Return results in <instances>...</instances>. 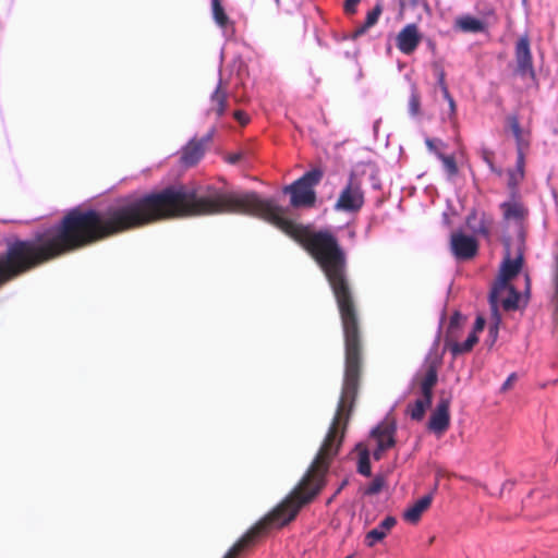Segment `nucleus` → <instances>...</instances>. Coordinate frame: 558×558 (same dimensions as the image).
Segmentation results:
<instances>
[{
    "label": "nucleus",
    "mask_w": 558,
    "mask_h": 558,
    "mask_svg": "<svg viewBox=\"0 0 558 558\" xmlns=\"http://www.w3.org/2000/svg\"><path fill=\"white\" fill-rule=\"evenodd\" d=\"M524 177V171L521 170V169H514L512 171L509 172V181H508V185L510 186V189H515L517 185L519 184V182L523 179Z\"/></svg>",
    "instance_id": "nucleus-27"
},
{
    "label": "nucleus",
    "mask_w": 558,
    "mask_h": 558,
    "mask_svg": "<svg viewBox=\"0 0 558 558\" xmlns=\"http://www.w3.org/2000/svg\"><path fill=\"white\" fill-rule=\"evenodd\" d=\"M500 305H490L492 308V324L493 325H500L501 323V316L498 312Z\"/></svg>",
    "instance_id": "nucleus-30"
},
{
    "label": "nucleus",
    "mask_w": 558,
    "mask_h": 558,
    "mask_svg": "<svg viewBox=\"0 0 558 558\" xmlns=\"http://www.w3.org/2000/svg\"><path fill=\"white\" fill-rule=\"evenodd\" d=\"M462 316L456 313L450 320L449 325V338L453 337V330L459 326V322ZM485 319L482 316H477L473 326L472 331L468 335L465 341L457 342L449 339L447 347L449 348L453 357L470 352L478 341V333L484 330Z\"/></svg>",
    "instance_id": "nucleus-3"
},
{
    "label": "nucleus",
    "mask_w": 558,
    "mask_h": 558,
    "mask_svg": "<svg viewBox=\"0 0 558 558\" xmlns=\"http://www.w3.org/2000/svg\"><path fill=\"white\" fill-rule=\"evenodd\" d=\"M515 60L518 70L522 75H534L530 41L526 36L521 37L515 46Z\"/></svg>",
    "instance_id": "nucleus-9"
},
{
    "label": "nucleus",
    "mask_w": 558,
    "mask_h": 558,
    "mask_svg": "<svg viewBox=\"0 0 558 558\" xmlns=\"http://www.w3.org/2000/svg\"><path fill=\"white\" fill-rule=\"evenodd\" d=\"M430 504V495H425L421 497L403 512V519L411 524L417 523L421 519L422 513L428 509Z\"/></svg>",
    "instance_id": "nucleus-12"
},
{
    "label": "nucleus",
    "mask_w": 558,
    "mask_h": 558,
    "mask_svg": "<svg viewBox=\"0 0 558 558\" xmlns=\"http://www.w3.org/2000/svg\"><path fill=\"white\" fill-rule=\"evenodd\" d=\"M408 108L411 117H417L421 113V100L415 86H412Z\"/></svg>",
    "instance_id": "nucleus-23"
},
{
    "label": "nucleus",
    "mask_w": 558,
    "mask_h": 558,
    "mask_svg": "<svg viewBox=\"0 0 558 558\" xmlns=\"http://www.w3.org/2000/svg\"><path fill=\"white\" fill-rule=\"evenodd\" d=\"M510 126H511L513 136L517 141L518 147H521L523 144L522 130H521V126H520V123H519V120L517 117L510 118Z\"/></svg>",
    "instance_id": "nucleus-24"
},
{
    "label": "nucleus",
    "mask_w": 558,
    "mask_h": 558,
    "mask_svg": "<svg viewBox=\"0 0 558 558\" xmlns=\"http://www.w3.org/2000/svg\"><path fill=\"white\" fill-rule=\"evenodd\" d=\"M556 262H557V267H556V270L554 274V280L558 277V255H557Z\"/></svg>",
    "instance_id": "nucleus-37"
},
{
    "label": "nucleus",
    "mask_w": 558,
    "mask_h": 558,
    "mask_svg": "<svg viewBox=\"0 0 558 558\" xmlns=\"http://www.w3.org/2000/svg\"><path fill=\"white\" fill-rule=\"evenodd\" d=\"M442 96L447 100L448 106H449V118L453 119L456 116V112H457L456 101L452 98V96L450 95V93H447V95H442Z\"/></svg>",
    "instance_id": "nucleus-28"
},
{
    "label": "nucleus",
    "mask_w": 558,
    "mask_h": 558,
    "mask_svg": "<svg viewBox=\"0 0 558 558\" xmlns=\"http://www.w3.org/2000/svg\"><path fill=\"white\" fill-rule=\"evenodd\" d=\"M356 449L359 450V462H357V470L361 474L365 476L371 475V463H369V452L366 447H364L362 444L356 446Z\"/></svg>",
    "instance_id": "nucleus-19"
},
{
    "label": "nucleus",
    "mask_w": 558,
    "mask_h": 558,
    "mask_svg": "<svg viewBox=\"0 0 558 558\" xmlns=\"http://www.w3.org/2000/svg\"><path fill=\"white\" fill-rule=\"evenodd\" d=\"M344 416V387L342 388L341 398L338 404L336 416L330 427H340L341 420Z\"/></svg>",
    "instance_id": "nucleus-25"
},
{
    "label": "nucleus",
    "mask_w": 558,
    "mask_h": 558,
    "mask_svg": "<svg viewBox=\"0 0 558 558\" xmlns=\"http://www.w3.org/2000/svg\"><path fill=\"white\" fill-rule=\"evenodd\" d=\"M236 159H238V157H232V158L230 159V162H234Z\"/></svg>",
    "instance_id": "nucleus-39"
},
{
    "label": "nucleus",
    "mask_w": 558,
    "mask_h": 558,
    "mask_svg": "<svg viewBox=\"0 0 558 558\" xmlns=\"http://www.w3.org/2000/svg\"><path fill=\"white\" fill-rule=\"evenodd\" d=\"M360 0H345L344 10L347 13H354Z\"/></svg>",
    "instance_id": "nucleus-31"
},
{
    "label": "nucleus",
    "mask_w": 558,
    "mask_h": 558,
    "mask_svg": "<svg viewBox=\"0 0 558 558\" xmlns=\"http://www.w3.org/2000/svg\"><path fill=\"white\" fill-rule=\"evenodd\" d=\"M381 11H383V8H381V4L380 3H377L375 5V8L369 11L367 14H366V19H365V23L364 25L357 31V34H362L364 33L366 29H368L369 27L374 26L380 14H381Z\"/></svg>",
    "instance_id": "nucleus-21"
},
{
    "label": "nucleus",
    "mask_w": 558,
    "mask_h": 558,
    "mask_svg": "<svg viewBox=\"0 0 558 558\" xmlns=\"http://www.w3.org/2000/svg\"><path fill=\"white\" fill-rule=\"evenodd\" d=\"M425 144H426L427 148L429 149V151L434 153L435 155H436V153H440V151L437 149L436 141H435V140L426 138V140H425Z\"/></svg>",
    "instance_id": "nucleus-33"
},
{
    "label": "nucleus",
    "mask_w": 558,
    "mask_h": 558,
    "mask_svg": "<svg viewBox=\"0 0 558 558\" xmlns=\"http://www.w3.org/2000/svg\"><path fill=\"white\" fill-rule=\"evenodd\" d=\"M396 519L393 517L385 518L378 526L371 530L365 536V544L368 547H373L375 544L383 541L387 533L396 525Z\"/></svg>",
    "instance_id": "nucleus-11"
},
{
    "label": "nucleus",
    "mask_w": 558,
    "mask_h": 558,
    "mask_svg": "<svg viewBox=\"0 0 558 558\" xmlns=\"http://www.w3.org/2000/svg\"><path fill=\"white\" fill-rule=\"evenodd\" d=\"M498 330H499V325L490 324V326H489V335H490V337L493 339V342H495L497 337H498Z\"/></svg>",
    "instance_id": "nucleus-35"
},
{
    "label": "nucleus",
    "mask_w": 558,
    "mask_h": 558,
    "mask_svg": "<svg viewBox=\"0 0 558 558\" xmlns=\"http://www.w3.org/2000/svg\"><path fill=\"white\" fill-rule=\"evenodd\" d=\"M204 155V142L191 141L183 148L181 162L186 166H194L197 163Z\"/></svg>",
    "instance_id": "nucleus-14"
},
{
    "label": "nucleus",
    "mask_w": 558,
    "mask_h": 558,
    "mask_svg": "<svg viewBox=\"0 0 558 558\" xmlns=\"http://www.w3.org/2000/svg\"><path fill=\"white\" fill-rule=\"evenodd\" d=\"M259 530V527H256L254 530H252L250 533H247L242 539H240L229 551L228 554L225 556V558H234L238 553H240V550L242 548H244L250 542L251 539L253 538V536L257 533V531Z\"/></svg>",
    "instance_id": "nucleus-22"
},
{
    "label": "nucleus",
    "mask_w": 558,
    "mask_h": 558,
    "mask_svg": "<svg viewBox=\"0 0 558 558\" xmlns=\"http://www.w3.org/2000/svg\"><path fill=\"white\" fill-rule=\"evenodd\" d=\"M438 342L435 341V353L433 351L426 357L427 369L421 383V392L425 396L432 397L433 387L437 381V367L440 364L441 356L437 352Z\"/></svg>",
    "instance_id": "nucleus-8"
},
{
    "label": "nucleus",
    "mask_w": 558,
    "mask_h": 558,
    "mask_svg": "<svg viewBox=\"0 0 558 558\" xmlns=\"http://www.w3.org/2000/svg\"><path fill=\"white\" fill-rule=\"evenodd\" d=\"M422 40V34L415 23L407 24L396 37V46L403 54L413 53Z\"/></svg>",
    "instance_id": "nucleus-5"
},
{
    "label": "nucleus",
    "mask_w": 558,
    "mask_h": 558,
    "mask_svg": "<svg viewBox=\"0 0 558 558\" xmlns=\"http://www.w3.org/2000/svg\"><path fill=\"white\" fill-rule=\"evenodd\" d=\"M234 118L242 124H246L248 122V116L243 111H235Z\"/></svg>",
    "instance_id": "nucleus-32"
},
{
    "label": "nucleus",
    "mask_w": 558,
    "mask_h": 558,
    "mask_svg": "<svg viewBox=\"0 0 558 558\" xmlns=\"http://www.w3.org/2000/svg\"><path fill=\"white\" fill-rule=\"evenodd\" d=\"M211 14L216 24L225 29L229 25V17L220 2V0H211Z\"/></svg>",
    "instance_id": "nucleus-18"
},
{
    "label": "nucleus",
    "mask_w": 558,
    "mask_h": 558,
    "mask_svg": "<svg viewBox=\"0 0 558 558\" xmlns=\"http://www.w3.org/2000/svg\"><path fill=\"white\" fill-rule=\"evenodd\" d=\"M504 211V219L508 222H521L526 215V209L523 204L515 198L504 202L501 204Z\"/></svg>",
    "instance_id": "nucleus-13"
},
{
    "label": "nucleus",
    "mask_w": 558,
    "mask_h": 558,
    "mask_svg": "<svg viewBox=\"0 0 558 558\" xmlns=\"http://www.w3.org/2000/svg\"><path fill=\"white\" fill-rule=\"evenodd\" d=\"M522 280H523V283H524V287H525V291L529 292L530 291V278L526 274H524L522 276Z\"/></svg>",
    "instance_id": "nucleus-36"
},
{
    "label": "nucleus",
    "mask_w": 558,
    "mask_h": 558,
    "mask_svg": "<svg viewBox=\"0 0 558 558\" xmlns=\"http://www.w3.org/2000/svg\"><path fill=\"white\" fill-rule=\"evenodd\" d=\"M437 82H438V85H439V87L441 89L442 95H447V93H449V89H448V86L446 84L445 72L444 71H439V73L437 75Z\"/></svg>",
    "instance_id": "nucleus-29"
},
{
    "label": "nucleus",
    "mask_w": 558,
    "mask_h": 558,
    "mask_svg": "<svg viewBox=\"0 0 558 558\" xmlns=\"http://www.w3.org/2000/svg\"><path fill=\"white\" fill-rule=\"evenodd\" d=\"M515 169H521V170L524 171V156H523L521 147H519V155H518V160H517Z\"/></svg>",
    "instance_id": "nucleus-34"
},
{
    "label": "nucleus",
    "mask_w": 558,
    "mask_h": 558,
    "mask_svg": "<svg viewBox=\"0 0 558 558\" xmlns=\"http://www.w3.org/2000/svg\"><path fill=\"white\" fill-rule=\"evenodd\" d=\"M364 205V193L362 191L361 182L351 174L347 185L341 191L338 201L335 205L337 210L341 211H357Z\"/></svg>",
    "instance_id": "nucleus-4"
},
{
    "label": "nucleus",
    "mask_w": 558,
    "mask_h": 558,
    "mask_svg": "<svg viewBox=\"0 0 558 558\" xmlns=\"http://www.w3.org/2000/svg\"><path fill=\"white\" fill-rule=\"evenodd\" d=\"M322 178L319 170H312L304 173L291 185L284 187V192L291 194V205L294 207H310L314 205L316 195L314 186Z\"/></svg>",
    "instance_id": "nucleus-2"
},
{
    "label": "nucleus",
    "mask_w": 558,
    "mask_h": 558,
    "mask_svg": "<svg viewBox=\"0 0 558 558\" xmlns=\"http://www.w3.org/2000/svg\"><path fill=\"white\" fill-rule=\"evenodd\" d=\"M436 157L442 162L444 169L449 179H452L458 174L459 170L453 156L436 153Z\"/></svg>",
    "instance_id": "nucleus-20"
},
{
    "label": "nucleus",
    "mask_w": 558,
    "mask_h": 558,
    "mask_svg": "<svg viewBox=\"0 0 558 558\" xmlns=\"http://www.w3.org/2000/svg\"><path fill=\"white\" fill-rule=\"evenodd\" d=\"M454 27L463 33H480L485 29V24L477 17L470 14H464L457 17Z\"/></svg>",
    "instance_id": "nucleus-15"
},
{
    "label": "nucleus",
    "mask_w": 558,
    "mask_h": 558,
    "mask_svg": "<svg viewBox=\"0 0 558 558\" xmlns=\"http://www.w3.org/2000/svg\"><path fill=\"white\" fill-rule=\"evenodd\" d=\"M527 0H522L523 3H526Z\"/></svg>",
    "instance_id": "nucleus-40"
},
{
    "label": "nucleus",
    "mask_w": 558,
    "mask_h": 558,
    "mask_svg": "<svg viewBox=\"0 0 558 558\" xmlns=\"http://www.w3.org/2000/svg\"><path fill=\"white\" fill-rule=\"evenodd\" d=\"M211 108L216 111L218 116H222L227 108V94L221 90V81L218 82V85L210 97Z\"/></svg>",
    "instance_id": "nucleus-17"
},
{
    "label": "nucleus",
    "mask_w": 558,
    "mask_h": 558,
    "mask_svg": "<svg viewBox=\"0 0 558 558\" xmlns=\"http://www.w3.org/2000/svg\"><path fill=\"white\" fill-rule=\"evenodd\" d=\"M385 485V481L383 477L377 476L373 480V482L367 486L365 493L367 495H375L379 493Z\"/></svg>",
    "instance_id": "nucleus-26"
},
{
    "label": "nucleus",
    "mask_w": 558,
    "mask_h": 558,
    "mask_svg": "<svg viewBox=\"0 0 558 558\" xmlns=\"http://www.w3.org/2000/svg\"><path fill=\"white\" fill-rule=\"evenodd\" d=\"M395 428L389 426H377L372 430V437L376 441V449L374 451V458L379 460L381 452L391 448L395 444L393 438Z\"/></svg>",
    "instance_id": "nucleus-10"
},
{
    "label": "nucleus",
    "mask_w": 558,
    "mask_h": 558,
    "mask_svg": "<svg viewBox=\"0 0 558 558\" xmlns=\"http://www.w3.org/2000/svg\"><path fill=\"white\" fill-rule=\"evenodd\" d=\"M523 254L511 257L509 245L499 267V274L489 292V304L500 305L506 311L519 308L521 294L517 291V281L521 279Z\"/></svg>",
    "instance_id": "nucleus-1"
},
{
    "label": "nucleus",
    "mask_w": 558,
    "mask_h": 558,
    "mask_svg": "<svg viewBox=\"0 0 558 558\" xmlns=\"http://www.w3.org/2000/svg\"><path fill=\"white\" fill-rule=\"evenodd\" d=\"M430 403L432 397L422 395L420 399L408 407V413L410 414L411 418L420 421L423 418L425 411L430 405Z\"/></svg>",
    "instance_id": "nucleus-16"
},
{
    "label": "nucleus",
    "mask_w": 558,
    "mask_h": 558,
    "mask_svg": "<svg viewBox=\"0 0 558 558\" xmlns=\"http://www.w3.org/2000/svg\"><path fill=\"white\" fill-rule=\"evenodd\" d=\"M345 558H351V556H348V557H345Z\"/></svg>",
    "instance_id": "nucleus-41"
},
{
    "label": "nucleus",
    "mask_w": 558,
    "mask_h": 558,
    "mask_svg": "<svg viewBox=\"0 0 558 558\" xmlns=\"http://www.w3.org/2000/svg\"><path fill=\"white\" fill-rule=\"evenodd\" d=\"M485 161L489 165L490 168H493V163L490 162V160L488 158L485 157Z\"/></svg>",
    "instance_id": "nucleus-38"
},
{
    "label": "nucleus",
    "mask_w": 558,
    "mask_h": 558,
    "mask_svg": "<svg viewBox=\"0 0 558 558\" xmlns=\"http://www.w3.org/2000/svg\"><path fill=\"white\" fill-rule=\"evenodd\" d=\"M450 401L448 399H441L432 413L428 422V428L436 435H442L449 427L450 424Z\"/></svg>",
    "instance_id": "nucleus-7"
},
{
    "label": "nucleus",
    "mask_w": 558,
    "mask_h": 558,
    "mask_svg": "<svg viewBox=\"0 0 558 558\" xmlns=\"http://www.w3.org/2000/svg\"><path fill=\"white\" fill-rule=\"evenodd\" d=\"M450 247L458 259H470L477 253V241L472 235L456 232L451 235Z\"/></svg>",
    "instance_id": "nucleus-6"
}]
</instances>
